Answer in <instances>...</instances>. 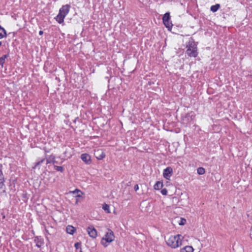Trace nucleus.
<instances>
[{"mask_svg": "<svg viewBox=\"0 0 252 252\" xmlns=\"http://www.w3.org/2000/svg\"><path fill=\"white\" fill-rule=\"evenodd\" d=\"M183 238V236L180 234L171 235L167 238L166 244L172 248L176 249L182 245Z\"/></svg>", "mask_w": 252, "mask_h": 252, "instance_id": "obj_1", "label": "nucleus"}, {"mask_svg": "<svg viewBox=\"0 0 252 252\" xmlns=\"http://www.w3.org/2000/svg\"><path fill=\"white\" fill-rule=\"evenodd\" d=\"M70 8V5L69 4H65L63 5L59 10V13L58 15L55 17L56 21L60 24L63 23L64 19L65 16L69 13Z\"/></svg>", "mask_w": 252, "mask_h": 252, "instance_id": "obj_2", "label": "nucleus"}, {"mask_svg": "<svg viewBox=\"0 0 252 252\" xmlns=\"http://www.w3.org/2000/svg\"><path fill=\"white\" fill-rule=\"evenodd\" d=\"M186 54L190 57H196L198 55L197 45L192 40H189L186 46Z\"/></svg>", "mask_w": 252, "mask_h": 252, "instance_id": "obj_3", "label": "nucleus"}, {"mask_svg": "<svg viewBox=\"0 0 252 252\" xmlns=\"http://www.w3.org/2000/svg\"><path fill=\"white\" fill-rule=\"evenodd\" d=\"M114 239L115 236L113 232L111 229H108L105 234L102 238L100 243L104 247L106 248L112 242Z\"/></svg>", "mask_w": 252, "mask_h": 252, "instance_id": "obj_4", "label": "nucleus"}, {"mask_svg": "<svg viewBox=\"0 0 252 252\" xmlns=\"http://www.w3.org/2000/svg\"><path fill=\"white\" fill-rule=\"evenodd\" d=\"M86 231L90 237L95 239L97 236V230L93 225H90L86 228Z\"/></svg>", "mask_w": 252, "mask_h": 252, "instance_id": "obj_5", "label": "nucleus"}, {"mask_svg": "<svg viewBox=\"0 0 252 252\" xmlns=\"http://www.w3.org/2000/svg\"><path fill=\"white\" fill-rule=\"evenodd\" d=\"M170 18V16L169 12L166 13L162 18L163 22L164 24L165 25V27L168 29H170L172 27V24L169 21Z\"/></svg>", "mask_w": 252, "mask_h": 252, "instance_id": "obj_6", "label": "nucleus"}, {"mask_svg": "<svg viewBox=\"0 0 252 252\" xmlns=\"http://www.w3.org/2000/svg\"><path fill=\"white\" fill-rule=\"evenodd\" d=\"M173 174V169L171 167H167L164 169L163 176L166 180H170V177Z\"/></svg>", "mask_w": 252, "mask_h": 252, "instance_id": "obj_7", "label": "nucleus"}, {"mask_svg": "<svg viewBox=\"0 0 252 252\" xmlns=\"http://www.w3.org/2000/svg\"><path fill=\"white\" fill-rule=\"evenodd\" d=\"M94 155L96 158L99 160L104 158L105 155L102 149H97L94 151Z\"/></svg>", "mask_w": 252, "mask_h": 252, "instance_id": "obj_8", "label": "nucleus"}, {"mask_svg": "<svg viewBox=\"0 0 252 252\" xmlns=\"http://www.w3.org/2000/svg\"><path fill=\"white\" fill-rule=\"evenodd\" d=\"M81 159L87 164L91 163V156L87 154H83L81 156Z\"/></svg>", "mask_w": 252, "mask_h": 252, "instance_id": "obj_9", "label": "nucleus"}, {"mask_svg": "<svg viewBox=\"0 0 252 252\" xmlns=\"http://www.w3.org/2000/svg\"><path fill=\"white\" fill-rule=\"evenodd\" d=\"M193 249L191 246H187L180 250V252H193Z\"/></svg>", "mask_w": 252, "mask_h": 252, "instance_id": "obj_10", "label": "nucleus"}, {"mask_svg": "<svg viewBox=\"0 0 252 252\" xmlns=\"http://www.w3.org/2000/svg\"><path fill=\"white\" fill-rule=\"evenodd\" d=\"M66 230L67 233L72 235L75 232L76 229L72 225H68L66 227Z\"/></svg>", "mask_w": 252, "mask_h": 252, "instance_id": "obj_11", "label": "nucleus"}, {"mask_svg": "<svg viewBox=\"0 0 252 252\" xmlns=\"http://www.w3.org/2000/svg\"><path fill=\"white\" fill-rule=\"evenodd\" d=\"M6 36L5 30L0 26V39Z\"/></svg>", "mask_w": 252, "mask_h": 252, "instance_id": "obj_12", "label": "nucleus"}, {"mask_svg": "<svg viewBox=\"0 0 252 252\" xmlns=\"http://www.w3.org/2000/svg\"><path fill=\"white\" fill-rule=\"evenodd\" d=\"M220 7V5L219 4H216L214 5H212L211 7V10L213 12H216Z\"/></svg>", "mask_w": 252, "mask_h": 252, "instance_id": "obj_13", "label": "nucleus"}, {"mask_svg": "<svg viewBox=\"0 0 252 252\" xmlns=\"http://www.w3.org/2000/svg\"><path fill=\"white\" fill-rule=\"evenodd\" d=\"M162 183L159 181H158L154 185V187L155 189H159L162 187Z\"/></svg>", "mask_w": 252, "mask_h": 252, "instance_id": "obj_14", "label": "nucleus"}, {"mask_svg": "<svg viewBox=\"0 0 252 252\" xmlns=\"http://www.w3.org/2000/svg\"><path fill=\"white\" fill-rule=\"evenodd\" d=\"M102 208L107 213H110V207L108 205H107L106 203H104L102 205Z\"/></svg>", "mask_w": 252, "mask_h": 252, "instance_id": "obj_15", "label": "nucleus"}, {"mask_svg": "<svg viewBox=\"0 0 252 252\" xmlns=\"http://www.w3.org/2000/svg\"><path fill=\"white\" fill-rule=\"evenodd\" d=\"M197 172L199 175H203L205 173V169L203 167H199L197 169Z\"/></svg>", "mask_w": 252, "mask_h": 252, "instance_id": "obj_16", "label": "nucleus"}, {"mask_svg": "<svg viewBox=\"0 0 252 252\" xmlns=\"http://www.w3.org/2000/svg\"><path fill=\"white\" fill-rule=\"evenodd\" d=\"M4 176L1 170H0V185H2L4 182Z\"/></svg>", "mask_w": 252, "mask_h": 252, "instance_id": "obj_17", "label": "nucleus"}, {"mask_svg": "<svg viewBox=\"0 0 252 252\" xmlns=\"http://www.w3.org/2000/svg\"><path fill=\"white\" fill-rule=\"evenodd\" d=\"M6 58V55H4L0 58V64L2 65L5 62V60Z\"/></svg>", "mask_w": 252, "mask_h": 252, "instance_id": "obj_18", "label": "nucleus"}, {"mask_svg": "<svg viewBox=\"0 0 252 252\" xmlns=\"http://www.w3.org/2000/svg\"><path fill=\"white\" fill-rule=\"evenodd\" d=\"M186 223V220L185 219L181 218L180 221L179 222V224L181 225H183L185 224Z\"/></svg>", "mask_w": 252, "mask_h": 252, "instance_id": "obj_19", "label": "nucleus"}, {"mask_svg": "<svg viewBox=\"0 0 252 252\" xmlns=\"http://www.w3.org/2000/svg\"><path fill=\"white\" fill-rule=\"evenodd\" d=\"M74 193H77V197H81V194H82V192L78 190V189H75L74 190V191H73Z\"/></svg>", "mask_w": 252, "mask_h": 252, "instance_id": "obj_20", "label": "nucleus"}, {"mask_svg": "<svg viewBox=\"0 0 252 252\" xmlns=\"http://www.w3.org/2000/svg\"><path fill=\"white\" fill-rule=\"evenodd\" d=\"M55 169L56 170H57L58 171H61V172L63 171V168L62 166H55Z\"/></svg>", "mask_w": 252, "mask_h": 252, "instance_id": "obj_21", "label": "nucleus"}, {"mask_svg": "<svg viewBox=\"0 0 252 252\" xmlns=\"http://www.w3.org/2000/svg\"><path fill=\"white\" fill-rule=\"evenodd\" d=\"M161 192L163 195H166L167 191L165 189H164L161 190Z\"/></svg>", "mask_w": 252, "mask_h": 252, "instance_id": "obj_22", "label": "nucleus"}, {"mask_svg": "<svg viewBox=\"0 0 252 252\" xmlns=\"http://www.w3.org/2000/svg\"><path fill=\"white\" fill-rule=\"evenodd\" d=\"M81 244L79 243H76L74 245V247L76 249H78L80 247Z\"/></svg>", "mask_w": 252, "mask_h": 252, "instance_id": "obj_23", "label": "nucleus"}, {"mask_svg": "<svg viewBox=\"0 0 252 252\" xmlns=\"http://www.w3.org/2000/svg\"><path fill=\"white\" fill-rule=\"evenodd\" d=\"M134 189L135 191L138 190L139 189L138 185H135L134 187Z\"/></svg>", "mask_w": 252, "mask_h": 252, "instance_id": "obj_24", "label": "nucleus"}, {"mask_svg": "<svg viewBox=\"0 0 252 252\" xmlns=\"http://www.w3.org/2000/svg\"><path fill=\"white\" fill-rule=\"evenodd\" d=\"M43 31H39V34L40 35H41L43 34Z\"/></svg>", "mask_w": 252, "mask_h": 252, "instance_id": "obj_25", "label": "nucleus"}, {"mask_svg": "<svg viewBox=\"0 0 252 252\" xmlns=\"http://www.w3.org/2000/svg\"><path fill=\"white\" fill-rule=\"evenodd\" d=\"M1 42H0V46H1Z\"/></svg>", "mask_w": 252, "mask_h": 252, "instance_id": "obj_26", "label": "nucleus"}]
</instances>
